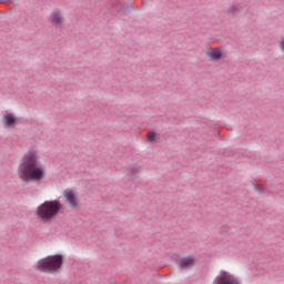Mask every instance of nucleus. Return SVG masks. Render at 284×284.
Returning <instances> with one entry per match:
<instances>
[{"label":"nucleus","instance_id":"obj_1","mask_svg":"<svg viewBox=\"0 0 284 284\" xmlns=\"http://www.w3.org/2000/svg\"><path fill=\"white\" fill-rule=\"evenodd\" d=\"M41 165L39 150L31 148L26 152L18 165V176L23 183L39 182L45 179V170Z\"/></svg>","mask_w":284,"mask_h":284},{"label":"nucleus","instance_id":"obj_4","mask_svg":"<svg viewBox=\"0 0 284 284\" xmlns=\"http://www.w3.org/2000/svg\"><path fill=\"white\" fill-rule=\"evenodd\" d=\"M213 284H241V281L232 273L222 271L213 281Z\"/></svg>","mask_w":284,"mask_h":284},{"label":"nucleus","instance_id":"obj_12","mask_svg":"<svg viewBox=\"0 0 284 284\" xmlns=\"http://www.w3.org/2000/svg\"><path fill=\"white\" fill-rule=\"evenodd\" d=\"M12 0H0V3H10Z\"/></svg>","mask_w":284,"mask_h":284},{"label":"nucleus","instance_id":"obj_8","mask_svg":"<svg viewBox=\"0 0 284 284\" xmlns=\"http://www.w3.org/2000/svg\"><path fill=\"white\" fill-rule=\"evenodd\" d=\"M192 265H194V257L192 256L183 257L180 261L181 270H187V267H192Z\"/></svg>","mask_w":284,"mask_h":284},{"label":"nucleus","instance_id":"obj_2","mask_svg":"<svg viewBox=\"0 0 284 284\" xmlns=\"http://www.w3.org/2000/svg\"><path fill=\"white\" fill-rule=\"evenodd\" d=\"M63 209V204L59 200L45 201L40 204L36 210V216L42 223H52L57 216H59V212Z\"/></svg>","mask_w":284,"mask_h":284},{"label":"nucleus","instance_id":"obj_5","mask_svg":"<svg viewBox=\"0 0 284 284\" xmlns=\"http://www.w3.org/2000/svg\"><path fill=\"white\" fill-rule=\"evenodd\" d=\"M63 197L65 203H68L69 207H71L72 210L79 209V196L77 195V193H74V191L67 189L63 192Z\"/></svg>","mask_w":284,"mask_h":284},{"label":"nucleus","instance_id":"obj_9","mask_svg":"<svg viewBox=\"0 0 284 284\" xmlns=\"http://www.w3.org/2000/svg\"><path fill=\"white\" fill-rule=\"evenodd\" d=\"M14 121H17V119L14 118V115L12 114H7L4 115V125L8 128L10 125H12V123H14Z\"/></svg>","mask_w":284,"mask_h":284},{"label":"nucleus","instance_id":"obj_3","mask_svg":"<svg viewBox=\"0 0 284 284\" xmlns=\"http://www.w3.org/2000/svg\"><path fill=\"white\" fill-rule=\"evenodd\" d=\"M63 267V256L62 255H51L47 256L38 262L37 268L40 272H44L47 274H54V272H59Z\"/></svg>","mask_w":284,"mask_h":284},{"label":"nucleus","instance_id":"obj_7","mask_svg":"<svg viewBox=\"0 0 284 284\" xmlns=\"http://www.w3.org/2000/svg\"><path fill=\"white\" fill-rule=\"evenodd\" d=\"M207 57L211 59V61H219V59L223 57V53L221 52V49L214 48L207 52Z\"/></svg>","mask_w":284,"mask_h":284},{"label":"nucleus","instance_id":"obj_10","mask_svg":"<svg viewBox=\"0 0 284 284\" xmlns=\"http://www.w3.org/2000/svg\"><path fill=\"white\" fill-rule=\"evenodd\" d=\"M148 141H150L151 143H152L153 141H156V132L150 131V132L148 133Z\"/></svg>","mask_w":284,"mask_h":284},{"label":"nucleus","instance_id":"obj_6","mask_svg":"<svg viewBox=\"0 0 284 284\" xmlns=\"http://www.w3.org/2000/svg\"><path fill=\"white\" fill-rule=\"evenodd\" d=\"M49 21H50V23H52L53 26H61V23H63V17L61 16V12H59V11H53V12L49 16Z\"/></svg>","mask_w":284,"mask_h":284},{"label":"nucleus","instance_id":"obj_11","mask_svg":"<svg viewBox=\"0 0 284 284\" xmlns=\"http://www.w3.org/2000/svg\"><path fill=\"white\" fill-rule=\"evenodd\" d=\"M280 48H281V50L284 52V39L281 41Z\"/></svg>","mask_w":284,"mask_h":284}]
</instances>
